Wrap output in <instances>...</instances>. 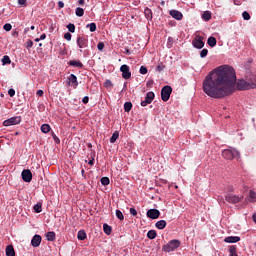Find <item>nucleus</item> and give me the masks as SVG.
Returning <instances> with one entry per match:
<instances>
[{
	"instance_id": "1",
	"label": "nucleus",
	"mask_w": 256,
	"mask_h": 256,
	"mask_svg": "<svg viewBox=\"0 0 256 256\" xmlns=\"http://www.w3.org/2000/svg\"><path fill=\"white\" fill-rule=\"evenodd\" d=\"M235 83H237L235 69L229 65H223L212 70L205 77L202 87L208 97L223 99L235 91Z\"/></svg>"
},
{
	"instance_id": "2",
	"label": "nucleus",
	"mask_w": 256,
	"mask_h": 256,
	"mask_svg": "<svg viewBox=\"0 0 256 256\" xmlns=\"http://www.w3.org/2000/svg\"><path fill=\"white\" fill-rule=\"evenodd\" d=\"M256 88V80L247 82L245 80H238L237 82V89L239 91H247L249 89H255Z\"/></svg>"
},
{
	"instance_id": "3",
	"label": "nucleus",
	"mask_w": 256,
	"mask_h": 256,
	"mask_svg": "<svg viewBox=\"0 0 256 256\" xmlns=\"http://www.w3.org/2000/svg\"><path fill=\"white\" fill-rule=\"evenodd\" d=\"M179 247H181V241L171 240L162 247V251L165 253H171L172 251H175V249H179Z\"/></svg>"
},
{
	"instance_id": "4",
	"label": "nucleus",
	"mask_w": 256,
	"mask_h": 256,
	"mask_svg": "<svg viewBox=\"0 0 256 256\" xmlns=\"http://www.w3.org/2000/svg\"><path fill=\"white\" fill-rule=\"evenodd\" d=\"M224 159L232 161V159H239V151L235 149H226L222 152Z\"/></svg>"
},
{
	"instance_id": "5",
	"label": "nucleus",
	"mask_w": 256,
	"mask_h": 256,
	"mask_svg": "<svg viewBox=\"0 0 256 256\" xmlns=\"http://www.w3.org/2000/svg\"><path fill=\"white\" fill-rule=\"evenodd\" d=\"M171 93H173V88H171V86L167 85L164 86L161 90V99L164 102L169 101L170 97H171Z\"/></svg>"
},
{
	"instance_id": "6",
	"label": "nucleus",
	"mask_w": 256,
	"mask_h": 256,
	"mask_svg": "<svg viewBox=\"0 0 256 256\" xmlns=\"http://www.w3.org/2000/svg\"><path fill=\"white\" fill-rule=\"evenodd\" d=\"M204 37L197 35L192 41L193 47L196 49H203L205 47Z\"/></svg>"
},
{
	"instance_id": "7",
	"label": "nucleus",
	"mask_w": 256,
	"mask_h": 256,
	"mask_svg": "<svg viewBox=\"0 0 256 256\" xmlns=\"http://www.w3.org/2000/svg\"><path fill=\"white\" fill-rule=\"evenodd\" d=\"M21 123V116L11 117L3 122L4 127H11V125H19Z\"/></svg>"
},
{
	"instance_id": "8",
	"label": "nucleus",
	"mask_w": 256,
	"mask_h": 256,
	"mask_svg": "<svg viewBox=\"0 0 256 256\" xmlns=\"http://www.w3.org/2000/svg\"><path fill=\"white\" fill-rule=\"evenodd\" d=\"M225 199H226L227 203H232L233 205H235V204L241 203V201H243V196L228 194L225 196Z\"/></svg>"
},
{
	"instance_id": "9",
	"label": "nucleus",
	"mask_w": 256,
	"mask_h": 256,
	"mask_svg": "<svg viewBox=\"0 0 256 256\" xmlns=\"http://www.w3.org/2000/svg\"><path fill=\"white\" fill-rule=\"evenodd\" d=\"M77 45L79 49H86L89 47V40L85 36H80L77 38ZM80 53H83V50H80Z\"/></svg>"
},
{
	"instance_id": "10",
	"label": "nucleus",
	"mask_w": 256,
	"mask_h": 256,
	"mask_svg": "<svg viewBox=\"0 0 256 256\" xmlns=\"http://www.w3.org/2000/svg\"><path fill=\"white\" fill-rule=\"evenodd\" d=\"M153 99H155V93L148 92L146 94L145 99L141 102V106L142 107H147L148 105H150V103H153Z\"/></svg>"
},
{
	"instance_id": "11",
	"label": "nucleus",
	"mask_w": 256,
	"mask_h": 256,
	"mask_svg": "<svg viewBox=\"0 0 256 256\" xmlns=\"http://www.w3.org/2000/svg\"><path fill=\"white\" fill-rule=\"evenodd\" d=\"M21 175L25 183H31V181H33V173H31V170L25 169L22 171Z\"/></svg>"
},
{
	"instance_id": "12",
	"label": "nucleus",
	"mask_w": 256,
	"mask_h": 256,
	"mask_svg": "<svg viewBox=\"0 0 256 256\" xmlns=\"http://www.w3.org/2000/svg\"><path fill=\"white\" fill-rule=\"evenodd\" d=\"M146 216L148 217V219H159V217L161 216V212L158 209H149L146 212Z\"/></svg>"
},
{
	"instance_id": "13",
	"label": "nucleus",
	"mask_w": 256,
	"mask_h": 256,
	"mask_svg": "<svg viewBox=\"0 0 256 256\" xmlns=\"http://www.w3.org/2000/svg\"><path fill=\"white\" fill-rule=\"evenodd\" d=\"M120 71L122 73L123 79H131V71L129 70V67L127 66V64H123L120 67Z\"/></svg>"
},
{
	"instance_id": "14",
	"label": "nucleus",
	"mask_w": 256,
	"mask_h": 256,
	"mask_svg": "<svg viewBox=\"0 0 256 256\" xmlns=\"http://www.w3.org/2000/svg\"><path fill=\"white\" fill-rule=\"evenodd\" d=\"M69 84L71 87H74V89H77L79 86V82L77 81V76L75 74H70L68 77Z\"/></svg>"
},
{
	"instance_id": "15",
	"label": "nucleus",
	"mask_w": 256,
	"mask_h": 256,
	"mask_svg": "<svg viewBox=\"0 0 256 256\" xmlns=\"http://www.w3.org/2000/svg\"><path fill=\"white\" fill-rule=\"evenodd\" d=\"M41 241H42L41 235H37V234L34 235L31 240L32 247H39V245H41Z\"/></svg>"
},
{
	"instance_id": "16",
	"label": "nucleus",
	"mask_w": 256,
	"mask_h": 256,
	"mask_svg": "<svg viewBox=\"0 0 256 256\" xmlns=\"http://www.w3.org/2000/svg\"><path fill=\"white\" fill-rule=\"evenodd\" d=\"M170 15L173 19H176V21H181L183 19V13L179 12V10H171Z\"/></svg>"
},
{
	"instance_id": "17",
	"label": "nucleus",
	"mask_w": 256,
	"mask_h": 256,
	"mask_svg": "<svg viewBox=\"0 0 256 256\" xmlns=\"http://www.w3.org/2000/svg\"><path fill=\"white\" fill-rule=\"evenodd\" d=\"M68 65H70V67H76L77 69H83V62L80 60H70Z\"/></svg>"
},
{
	"instance_id": "18",
	"label": "nucleus",
	"mask_w": 256,
	"mask_h": 256,
	"mask_svg": "<svg viewBox=\"0 0 256 256\" xmlns=\"http://www.w3.org/2000/svg\"><path fill=\"white\" fill-rule=\"evenodd\" d=\"M225 243H239L241 237L239 236H228L224 239Z\"/></svg>"
},
{
	"instance_id": "19",
	"label": "nucleus",
	"mask_w": 256,
	"mask_h": 256,
	"mask_svg": "<svg viewBox=\"0 0 256 256\" xmlns=\"http://www.w3.org/2000/svg\"><path fill=\"white\" fill-rule=\"evenodd\" d=\"M155 227L160 230L165 229V227H167V221H165V220L157 221L155 224Z\"/></svg>"
},
{
	"instance_id": "20",
	"label": "nucleus",
	"mask_w": 256,
	"mask_h": 256,
	"mask_svg": "<svg viewBox=\"0 0 256 256\" xmlns=\"http://www.w3.org/2000/svg\"><path fill=\"white\" fill-rule=\"evenodd\" d=\"M6 256H15V248H13V245L6 247Z\"/></svg>"
},
{
	"instance_id": "21",
	"label": "nucleus",
	"mask_w": 256,
	"mask_h": 256,
	"mask_svg": "<svg viewBox=\"0 0 256 256\" xmlns=\"http://www.w3.org/2000/svg\"><path fill=\"white\" fill-rule=\"evenodd\" d=\"M77 239H78L79 241H85V239H87V233H85L84 230L78 231Z\"/></svg>"
},
{
	"instance_id": "22",
	"label": "nucleus",
	"mask_w": 256,
	"mask_h": 256,
	"mask_svg": "<svg viewBox=\"0 0 256 256\" xmlns=\"http://www.w3.org/2000/svg\"><path fill=\"white\" fill-rule=\"evenodd\" d=\"M209 47H215L217 45V38L210 36L207 40Z\"/></svg>"
},
{
	"instance_id": "23",
	"label": "nucleus",
	"mask_w": 256,
	"mask_h": 256,
	"mask_svg": "<svg viewBox=\"0 0 256 256\" xmlns=\"http://www.w3.org/2000/svg\"><path fill=\"white\" fill-rule=\"evenodd\" d=\"M144 15H145L146 19H148V21H151V19H153V11L149 8H146L144 10Z\"/></svg>"
},
{
	"instance_id": "24",
	"label": "nucleus",
	"mask_w": 256,
	"mask_h": 256,
	"mask_svg": "<svg viewBox=\"0 0 256 256\" xmlns=\"http://www.w3.org/2000/svg\"><path fill=\"white\" fill-rule=\"evenodd\" d=\"M76 17H83L85 15V10L81 7L76 8L75 10Z\"/></svg>"
},
{
	"instance_id": "25",
	"label": "nucleus",
	"mask_w": 256,
	"mask_h": 256,
	"mask_svg": "<svg viewBox=\"0 0 256 256\" xmlns=\"http://www.w3.org/2000/svg\"><path fill=\"white\" fill-rule=\"evenodd\" d=\"M46 239L47 241H55V232L50 231L46 233Z\"/></svg>"
},
{
	"instance_id": "26",
	"label": "nucleus",
	"mask_w": 256,
	"mask_h": 256,
	"mask_svg": "<svg viewBox=\"0 0 256 256\" xmlns=\"http://www.w3.org/2000/svg\"><path fill=\"white\" fill-rule=\"evenodd\" d=\"M229 256H237V246L232 245L229 247Z\"/></svg>"
},
{
	"instance_id": "27",
	"label": "nucleus",
	"mask_w": 256,
	"mask_h": 256,
	"mask_svg": "<svg viewBox=\"0 0 256 256\" xmlns=\"http://www.w3.org/2000/svg\"><path fill=\"white\" fill-rule=\"evenodd\" d=\"M133 109V104L131 102L124 103V111L125 113H129Z\"/></svg>"
},
{
	"instance_id": "28",
	"label": "nucleus",
	"mask_w": 256,
	"mask_h": 256,
	"mask_svg": "<svg viewBox=\"0 0 256 256\" xmlns=\"http://www.w3.org/2000/svg\"><path fill=\"white\" fill-rule=\"evenodd\" d=\"M119 139V131H115L111 138H110V143H115Z\"/></svg>"
},
{
	"instance_id": "29",
	"label": "nucleus",
	"mask_w": 256,
	"mask_h": 256,
	"mask_svg": "<svg viewBox=\"0 0 256 256\" xmlns=\"http://www.w3.org/2000/svg\"><path fill=\"white\" fill-rule=\"evenodd\" d=\"M42 133H49L51 131V126L49 124H43L41 126Z\"/></svg>"
},
{
	"instance_id": "30",
	"label": "nucleus",
	"mask_w": 256,
	"mask_h": 256,
	"mask_svg": "<svg viewBox=\"0 0 256 256\" xmlns=\"http://www.w3.org/2000/svg\"><path fill=\"white\" fill-rule=\"evenodd\" d=\"M33 209L35 213H41V211H43V205L41 203H37L34 205Z\"/></svg>"
},
{
	"instance_id": "31",
	"label": "nucleus",
	"mask_w": 256,
	"mask_h": 256,
	"mask_svg": "<svg viewBox=\"0 0 256 256\" xmlns=\"http://www.w3.org/2000/svg\"><path fill=\"white\" fill-rule=\"evenodd\" d=\"M86 27L90 29L91 33H95V31H97V24H95L93 22L90 23V24H87Z\"/></svg>"
},
{
	"instance_id": "32",
	"label": "nucleus",
	"mask_w": 256,
	"mask_h": 256,
	"mask_svg": "<svg viewBox=\"0 0 256 256\" xmlns=\"http://www.w3.org/2000/svg\"><path fill=\"white\" fill-rule=\"evenodd\" d=\"M147 237H148V239H155V237H157V231H155V230L148 231Z\"/></svg>"
},
{
	"instance_id": "33",
	"label": "nucleus",
	"mask_w": 256,
	"mask_h": 256,
	"mask_svg": "<svg viewBox=\"0 0 256 256\" xmlns=\"http://www.w3.org/2000/svg\"><path fill=\"white\" fill-rule=\"evenodd\" d=\"M2 63L3 65H11V58L8 55L3 56Z\"/></svg>"
},
{
	"instance_id": "34",
	"label": "nucleus",
	"mask_w": 256,
	"mask_h": 256,
	"mask_svg": "<svg viewBox=\"0 0 256 256\" xmlns=\"http://www.w3.org/2000/svg\"><path fill=\"white\" fill-rule=\"evenodd\" d=\"M202 19H204V21H210V19H211V12L205 11V12L202 14Z\"/></svg>"
},
{
	"instance_id": "35",
	"label": "nucleus",
	"mask_w": 256,
	"mask_h": 256,
	"mask_svg": "<svg viewBox=\"0 0 256 256\" xmlns=\"http://www.w3.org/2000/svg\"><path fill=\"white\" fill-rule=\"evenodd\" d=\"M103 229H104V233H106V235H111V231H112L111 226H109L108 224H104Z\"/></svg>"
},
{
	"instance_id": "36",
	"label": "nucleus",
	"mask_w": 256,
	"mask_h": 256,
	"mask_svg": "<svg viewBox=\"0 0 256 256\" xmlns=\"http://www.w3.org/2000/svg\"><path fill=\"white\" fill-rule=\"evenodd\" d=\"M255 197H256L255 191L251 190L250 193H249V201H250V203H255Z\"/></svg>"
},
{
	"instance_id": "37",
	"label": "nucleus",
	"mask_w": 256,
	"mask_h": 256,
	"mask_svg": "<svg viewBox=\"0 0 256 256\" xmlns=\"http://www.w3.org/2000/svg\"><path fill=\"white\" fill-rule=\"evenodd\" d=\"M100 181H101V184L104 186H107L111 183V180H109V177H102Z\"/></svg>"
},
{
	"instance_id": "38",
	"label": "nucleus",
	"mask_w": 256,
	"mask_h": 256,
	"mask_svg": "<svg viewBox=\"0 0 256 256\" xmlns=\"http://www.w3.org/2000/svg\"><path fill=\"white\" fill-rule=\"evenodd\" d=\"M116 217L120 221H123V219H125V216H123V212H121V210H116Z\"/></svg>"
},
{
	"instance_id": "39",
	"label": "nucleus",
	"mask_w": 256,
	"mask_h": 256,
	"mask_svg": "<svg viewBox=\"0 0 256 256\" xmlns=\"http://www.w3.org/2000/svg\"><path fill=\"white\" fill-rule=\"evenodd\" d=\"M208 53H209V50H207V48H204V49H202L201 52H200V57H201L202 59H205V57H207Z\"/></svg>"
},
{
	"instance_id": "40",
	"label": "nucleus",
	"mask_w": 256,
	"mask_h": 256,
	"mask_svg": "<svg viewBox=\"0 0 256 256\" xmlns=\"http://www.w3.org/2000/svg\"><path fill=\"white\" fill-rule=\"evenodd\" d=\"M242 17H243L244 21H249V19H251V15L247 11H244L242 13Z\"/></svg>"
},
{
	"instance_id": "41",
	"label": "nucleus",
	"mask_w": 256,
	"mask_h": 256,
	"mask_svg": "<svg viewBox=\"0 0 256 256\" xmlns=\"http://www.w3.org/2000/svg\"><path fill=\"white\" fill-rule=\"evenodd\" d=\"M67 29H68V31H70V33H75V24L69 23L67 25Z\"/></svg>"
},
{
	"instance_id": "42",
	"label": "nucleus",
	"mask_w": 256,
	"mask_h": 256,
	"mask_svg": "<svg viewBox=\"0 0 256 256\" xmlns=\"http://www.w3.org/2000/svg\"><path fill=\"white\" fill-rule=\"evenodd\" d=\"M25 47L26 49H31V47H33V41L27 40V42L25 43Z\"/></svg>"
},
{
	"instance_id": "43",
	"label": "nucleus",
	"mask_w": 256,
	"mask_h": 256,
	"mask_svg": "<svg viewBox=\"0 0 256 256\" xmlns=\"http://www.w3.org/2000/svg\"><path fill=\"white\" fill-rule=\"evenodd\" d=\"M3 29H4V31H11V29H13V26L11 24L7 23L3 26Z\"/></svg>"
},
{
	"instance_id": "44",
	"label": "nucleus",
	"mask_w": 256,
	"mask_h": 256,
	"mask_svg": "<svg viewBox=\"0 0 256 256\" xmlns=\"http://www.w3.org/2000/svg\"><path fill=\"white\" fill-rule=\"evenodd\" d=\"M167 47L168 49H171V47H173V37L168 38Z\"/></svg>"
},
{
	"instance_id": "45",
	"label": "nucleus",
	"mask_w": 256,
	"mask_h": 256,
	"mask_svg": "<svg viewBox=\"0 0 256 256\" xmlns=\"http://www.w3.org/2000/svg\"><path fill=\"white\" fill-rule=\"evenodd\" d=\"M147 72H148L147 67H145V66L140 67L141 75H147Z\"/></svg>"
},
{
	"instance_id": "46",
	"label": "nucleus",
	"mask_w": 256,
	"mask_h": 256,
	"mask_svg": "<svg viewBox=\"0 0 256 256\" xmlns=\"http://www.w3.org/2000/svg\"><path fill=\"white\" fill-rule=\"evenodd\" d=\"M97 49L98 51H103V49H105V43L99 42L97 45Z\"/></svg>"
},
{
	"instance_id": "47",
	"label": "nucleus",
	"mask_w": 256,
	"mask_h": 256,
	"mask_svg": "<svg viewBox=\"0 0 256 256\" xmlns=\"http://www.w3.org/2000/svg\"><path fill=\"white\" fill-rule=\"evenodd\" d=\"M54 143H56L57 145H59V143H61V140L59 139V137H57V135H55V133L52 134Z\"/></svg>"
},
{
	"instance_id": "48",
	"label": "nucleus",
	"mask_w": 256,
	"mask_h": 256,
	"mask_svg": "<svg viewBox=\"0 0 256 256\" xmlns=\"http://www.w3.org/2000/svg\"><path fill=\"white\" fill-rule=\"evenodd\" d=\"M20 7H27V0H18Z\"/></svg>"
},
{
	"instance_id": "49",
	"label": "nucleus",
	"mask_w": 256,
	"mask_h": 256,
	"mask_svg": "<svg viewBox=\"0 0 256 256\" xmlns=\"http://www.w3.org/2000/svg\"><path fill=\"white\" fill-rule=\"evenodd\" d=\"M71 37H72V35L69 32L64 34V39H66V41H71Z\"/></svg>"
},
{
	"instance_id": "50",
	"label": "nucleus",
	"mask_w": 256,
	"mask_h": 256,
	"mask_svg": "<svg viewBox=\"0 0 256 256\" xmlns=\"http://www.w3.org/2000/svg\"><path fill=\"white\" fill-rule=\"evenodd\" d=\"M8 95H10V97H15V89H13V88L9 89Z\"/></svg>"
},
{
	"instance_id": "51",
	"label": "nucleus",
	"mask_w": 256,
	"mask_h": 256,
	"mask_svg": "<svg viewBox=\"0 0 256 256\" xmlns=\"http://www.w3.org/2000/svg\"><path fill=\"white\" fill-rule=\"evenodd\" d=\"M130 214H132L133 217H137V210L135 208H130Z\"/></svg>"
},
{
	"instance_id": "52",
	"label": "nucleus",
	"mask_w": 256,
	"mask_h": 256,
	"mask_svg": "<svg viewBox=\"0 0 256 256\" xmlns=\"http://www.w3.org/2000/svg\"><path fill=\"white\" fill-rule=\"evenodd\" d=\"M164 69H165V66L163 64H160L156 67V71H159V72L163 71Z\"/></svg>"
},
{
	"instance_id": "53",
	"label": "nucleus",
	"mask_w": 256,
	"mask_h": 256,
	"mask_svg": "<svg viewBox=\"0 0 256 256\" xmlns=\"http://www.w3.org/2000/svg\"><path fill=\"white\" fill-rule=\"evenodd\" d=\"M82 103H84V105H87V103H89V96H85V97L82 99Z\"/></svg>"
},
{
	"instance_id": "54",
	"label": "nucleus",
	"mask_w": 256,
	"mask_h": 256,
	"mask_svg": "<svg viewBox=\"0 0 256 256\" xmlns=\"http://www.w3.org/2000/svg\"><path fill=\"white\" fill-rule=\"evenodd\" d=\"M105 87H113V83L111 82V80H107L105 82Z\"/></svg>"
},
{
	"instance_id": "55",
	"label": "nucleus",
	"mask_w": 256,
	"mask_h": 256,
	"mask_svg": "<svg viewBox=\"0 0 256 256\" xmlns=\"http://www.w3.org/2000/svg\"><path fill=\"white\" fill-rule=\"evenodd\" d=\"M36 95H38V97H43L44 95L43 90H37Z\"/></svg>"
},
{
	"instance_id": "56",
	"label": "nucleus",
	"mask_w": 256,
	"mask_h": 256,
	"mask_svg": "<svg viewBox=\"0 0 256 256\" xmlns=\"http://www.w3.org/2000/svg\"><path fill=\"white\" fill-rule=\"evenodd\" d=\"M58 7H59L60 9H63V7H65V3H63V1H59V2H58Z\"/></svg>"
},
{
	"instance_id": "57",
	"label": "nucleus",
	"mask_w": 256,
	"mask_h": 256,
	"mask_svg": "<svg viewBox=\"0 0 256 256\" xmlns=\"http://www.w3.org/2000/svg\"><path fill=\"white\" fill-rule=\"evenodd\" d=\"M88 165H91V166L95 165V158H92L91 160H89Z\"/></svg>"
},
{
	"instance_id": "58",
	"label": "nucleus",
	"mask_w": 256,
	"mask_h": 256,
	"mask_svg": "<svg viewBox=\"0 0 256 256\" xmlns=\"http://www.w3.org/2000/svg\"><path fill=\"white\" fill-rule=\"evenodd\" d=\"M45 39H47V34H42V35L40 36V41H43V40H45Z\"/></svg>"
},
{
	"instance_id": "59",
	"label": "nucleus",
	"mask_w": 256,
	"mask_h": 256,
	"mask_svg": "<svg viewBox=\"0 0 256 256\" xmlns=\"http://www.w3.org/2000/svg\"><path fill=\"white\" fill-rule=\"evenodd\" d=\"M125 53L126 55H131V50H129V48H125Z\"/></svg>"
},
{
	"instance_id": "60",
	"label": "nucleus",
	"mask_w": 256,
	"mask_h": 256,
	"mask_svg": "<svg viewBox=\"0 0 256 256\" xmlns=\"http://www.w3.org/2000/svg\"><path fill=\"white\" fill-rule=\"evenodd\" d=\"M79 5H85V0H78Z\"/></svg>"
},
{
	"instance_id": "61",
	"label": "nucleus",
	"mask_w": 256,
	"mask_h": 256,
	"mask_svg": "<svg viewBox=\"0 0 256 256\" xmlns=\"http://www.w3.org/2000/svg\"><path fill=\"white\" fill-rule=\"evenodd\" d=\"M252 219H253L254 223H256V213H254V214L252 215Z\"/></svg>"
},
{
	"instance_id": "62",
	"label": "nucleus",
	"mask_w": 256,
	"mask_h": 256,
	"mask_svg": "<svg viewBox=\"0 0 256 256\" xmlns=\"http://www.w3.org/2000/svg\"><path fill=\"white\" fill-rule=\"evenodd\" d=\"M34 41H35L36 43H39V42L41 41V39H40V38H35Z\"/></svg>"
},
{
	"instance_id": "63",
	"label": "nucleus",
	"mask_w": 256,
	"mask_h": 256,
	"mask_svg": "<svg viewBox=\"0 0 256 256\" xmlns=\"http://www.w3.org/2000/svg\"><path fill=\"white\" fill-rule=\"evenodd\" d=\"M31 31H35V26L30 27Z\"/></svg>"
},
{
	"instance_id": "64",
	"label": "nucleus",
	"mask_w": 256,
	"mask_h": 256,
	"mask_svg": "<svg viewBox=\"0 0 256 256\" xmlns=\"http://www.w3.org/2000/svg\"><path fill=\"white\" fill-rule=\"evenodd\" d=\"M81 174L85 175V170L84 169L81 170Z\"/></svg>"
}]
</instances>
